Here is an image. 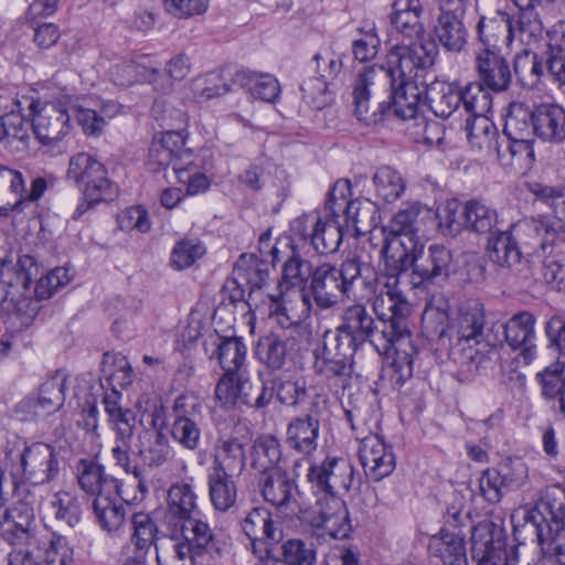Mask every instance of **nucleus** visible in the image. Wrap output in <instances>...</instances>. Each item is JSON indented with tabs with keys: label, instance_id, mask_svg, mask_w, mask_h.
Wrapping results in <instances>:
<instances>
[{
	"label": "nucleus",
	"instance_id": "obj_1",
	"mask_svg": "<svg viewBox=\"0 0 565 565\" xmlns=\"http://www.w3.org/2000/svg\"><path fill=\"white\" fill-rule=\"evenodd\" d=\"M372 307L373 311L362 302L347 306L334 331L323 335L322 354L317 359L315 370L337 392L350 386L353 356L365 343L388 353L392 347L409 342L412 305L397 286L387 281Z\"/></svg>",
	"mask_w": 565,
	"mask_h": 565
},
{
	"label": "nucleus",
	"instance_id": "obj_2",
	"mask_svg": "<svg viewBox=\"0 0 565 565\" xmlns=\"http://www.w3.org/2000/svg\"><path fill=\"white\" fill-rule=\"evenodd\" d=\"M425 81L387 78L375 66L361 72L353 85L354 116L366 126L391 118L416 119L425 103Z\"/></svg>",
	"mask_w": 565,
	"mask_h": 565
},
{
	"label": "nucleus",
	"instance_id": "obj_3",
	"mask_svg": "<svg viewBox=\"0 0 565 565\" xmlns=\"http://www.w3.org/2000/svg\"><path fill=\"white\" fill-rule=\"evenodd\" d=\"M536 535L535 546L520 543L508 544L504 531L492 522L476 525L471 533V557L477 565H545L546 556H555L561 565L562 554L554 550L553 537L543 535L540 524L525 525Z\"/></svg>",
	"mask_w": 565,
	"mask_h": 565
},
{
	"label": "nucleus",
	"instance_id": "obj_4",
	"mask_svg": "<svg viewBox=\"0 0 565 565\" xmlns=\"http://www.w3.org/2000/svg\"><path fill=\"white\" fill-rule=\"evenodd\" d=\"M377 274L367 263L359 257L344 259L340 267L323 263L313 269L309 294L316 305L331 309L347 299H363L375 294Z\"/></svg>",
	"mask_w": 565,
	"mask_h": 565
},
{
	"label": "nucleus",
	"instance_id": "obj_5",
	"mask_svg": "<svg viewBox=\"0 0 565 565\" xmlns=\"http://www.w3.org/2000/svg\"><path fill=\"white\" fill-rule=\"evenodd\" d=\"M409 248L405 254L398 252L388 257L384 267L386 275L393 279L391 285L397 286V277L412 269L413 284L416 287L441 285L457 271V263L451 250L443 244H430L425 247L420 243H407Z\"/></svg>",
	"mask_w": 565,
	"mask_h": 565
},
{
	"label": "nucleus",
	"instance_id": "obj_6",
	"mask_svg": "<svg viewBox=\"0 0 565 565\" xmlns=\"http://www.w3.org/2000/svg\"><path fill=\"white\" fill-rule=\"evenodd\" d=\"M529 190L539 201L553 210L555 217H526L515 223L513 230L525 255L541 257L552 250L562 233L561 216H565V184L551 186L534 182L529 184Z\"/></svg>",
	"mask_w": 565,
	"mask_h": 565
},
{
	"label": "nucleus",
	"instance_id": "obj_7",
	"mask_svg": "<svg viewBox=\"0 0 565 565\" xmlns=\"http://www.w3.org/2000/svg\"><path fill=\"white\" fill-rule=\"evenodd\" d=\"M39 275V266L31 255H22L12 268L2 262L0 270V309L17 330L32 324L42 306L41 299L31 294V284Z\"/></svg>",
	"mask_w": 565,
	"mask_h": 565
},
{
	"label": "nucleus",
	"instance_id": "obj_8",
	"mask_svg": "<svg viewBox=\"0 0 565 565\" xmlns=\"http://www.w3.org/2000/svg\"><path fill=\"white\" fill-rule=\"evenodd\" d=\"M4 99L19 103L18 111L24 116L29 130L30 122L23 113L24 106H26L29 116L32 117L33 132L42 145L55 146L70 134L72 128L67 111L72 104L70 95L61 92L52 99H34L28 96H22V98L4 96ZM26 140L21 141L25 142Z\"/></svg>",
	"mask_w": 565,
	"mask_h": 565
},
{
	"label": "nucleus",
	"instance_id": "obj_9",
	"mask_svg": "<svg viewBox=\"0 0 565 565\" xmlns=\"http://www.w3.org/2000/svg\"><path fill=\"white\" fill-rule=\"evenodd\" d=\"M486 326L483 303L477 298H469L460 303L457 316L439 332V340L447 341L450 354H461L473 362L478 354L480 338Z\"/></svg>",
	"mask_w": 565,
	"mask_h": 565
},
{
	"label": "nucleus",
	"instance_id": "obj_10",
	"mask_svg": "<svg viewBox=\"0 0 565 565\" xmlns=\"http://www.w3.org/2000/svg\"><path fill=\"white\" fill-rule=\"evenodd\" d=\"M437 53L435 40L395 45L388 53L387 66H375V70H383L387 78L422 82L427 70L434 66Z\"/></svg>",
	"mask_w": 565,
	"mask_h": 565
},
{
	"label": "nucleus",
	"instance_id": "obj_11",
	"mask_svg": "<svg viewBox=\"0 0 565 565\" xmlns=\"http://www.w3.org/2000/svg\"><path fill=\"white\" fill-rule=\"evenodd\" d=\"M181 524L180 532L169 530L167 534L177 541L173 545L175 557L189 562L182 565H196L198 558L220 556V541L210 524L200 515Z\"/></svg>",
	"mask_w": 565,
	"mask_h": 565
},
{
	"label": "nucleus",
	"instance_id": "obj_12",
	"mask_svg": "<svg viewBox=\"0 0 565 565\" xmlns=\"http://www.w3.org/2000/svg\"><path fill=\"white\" fill-rule=\"evenodd\" d=\"M18 472L22 482L49 484L61 473V457L56 448L43 441H24L19 454Z\"/></svg>",
	"mask_w": 565,
	"mask_h": 565
},
{
	"label": "nucleus",
	"instance_id": "obj_13",
	"mask_svg": "<svg viewBox=\"0 0 565 565\" xmlns=\"http://www.w3.org/2000/svg\"><path fill=\"white\" fill-rule=\"evenodd\" d=\"M354 476L355 469L349 459L328 456L319 463H311L306 477L315 493L333 499L350 491Z\"/></svg>",
	"mask_w": 565,
	"mask_h": 565
},
{
	"label": "nucleus",
	"instance_id": "obj_14",
	"mask_svg": "<svg viewBox=\"0 0 565 565\" xmlns=\"http://www.w3.org/2000/svg\"><path fill=\"white\" fill-rule=\"evenodd\" d=\"M290 230L320 255L335 253L343 241L342 225L334 220H323L317 212L298 216L292 221Z\"/></svg>",
	"mask_w": 565,
	"mask_h": 565
},
{
	"label": "nucleus",
	"instance_id": "obj_15",
	"mask_svg": "<svg viewBox=\"0 0 565 565\" xmlns=\"http://www.w3.org/2000/svg\"><path fill=\"white\" fill-rule=\"evenodd\" d=\"M215 398L223 407H266L273 398V390L264 383L254 385L244 372L235 376H221L215 386Z\"/></svg>",
	"mask_w": 565,
	"mask_h": 565
},
{
	"label": "nucleus",
	"instance_id": "obj_16",
	"mask_svg": "<svg viewBox=\"0 0 565 565\" xmlns=\"http://www.w3.org/2000/svg\"><path fill=\"white\" fill-rule=\"evenodd\" d=\"M204 87L201 96L210 99L224 95L235 88L246 89L254 98L266 103H274L280 94V85L278 79L268 73H257L249 70L236 71L231 77V83H213Z\"/></svg>",
	"mask_w": 565,
	"mask_h": 565
},
{
	"label": "nucleus",
	"instance_id": "obj_17",
	"mask_svg": "<svg viewBox=\"0 0 565 565\" xmlns=\"http://www.w3.org/2000/svg\"><path fill=\"white\" fill-rule=\"evenodd\" d=\"M430 212L419 202L407 203L404 209L395 213L387 225L388 235L385 237L381 254L384 258V267L387 266L388 257L396 252L405 254L409 246L407 243H420L424 241L416 228L418 215L423 212Z\"/></svg>",
	"mask_w": 565,
	"mask_h": 565
},
{
	"label": "nucleus",
	"instance_id": "obj_18",
	"mask_svg": "<svg viewBox=\"0 0 565 565\" xmlns=\"http://www.w3.org/2000/svg\"><path fill=\"white\" fill-rule=\"evenodd\" d=\"M65 390L66 376L56 371L40 385L36 395L30 394L17 404L15 413L24 422L51 415L64 405Z\"/></svg>",
	"mask_w": 565,
	"mask_h": 565
},
{
	"label": "nucleus",
	"instance_id": "obj_19",
	"mask_svg": "<svg viewBox=\"0 0 565 565\" xmlns=\"http://www.w3.org/2000/svg\"><path fill=\"white\" fill-rule=\"evenodd\" d=\"M186 132L184 129L167 130L152 138L147 167L151 172H159L170 164H183L193 157L189 149H184Z\"/></svg>",
	"mask_w": 565,
	"mask_h": 565
},
{
	"label": "nucleus",
	"instance_id": "obj_20",
	"mask_svg": "<svg viewBox=\"0 0 565 565\" xmlns=\"http://www.w3.org/2000/svg\"><path fill=\"white\" fill-rule=\"evenodd\" d=\"M67 178L88 192L118 194V188L108 178L104 164L86 152L76 153L71 158Z\"/></svg>",
	"mask_w": 565,
	"mask_h": 565
},
{
	"label": "nucleus",
	"instance_id": "obj_21",
	"mask_svg": "<svg viewBox=\"0 0 565 565\" xmlns=\"http://www.w3.org/2000/svg\"><path fill=\"white\" fill-rule=\"evenodd\" d=\"M536 318L527 311L514 313L503 326L504 341L513 351H520L524 364H530L536 355Z\"/></svg>",
	"mask_w": 565,
	"mask_h": 565
},
{
	"label": "nucleus",
	"instance_id": "obj_22",
	"mask_svg": "<svg viewBox=\"0 0 565 565\" xmlns=\"http://www.w3.org/2000/svg\"><path fill=\"white\" fill-rule=\"evenodd\" d=\"M359 458L364 469L365 476L374 482H379L388 477L395 469V456L392 447L377 436L363 437Z\"/></svg>",
	"mask_w": 565,
	"mask_h": 565
},
{
	"label": "nucleus",
	"instance_id": "obj_23",
	"mask_svg": "<svg viewBox=\"0 0 565 565\" xmlns=\"http://www.w3.org/2000/svg\"><path fill=\"white\" fill-rule=\"evenodd\" d=\"M241 529L250 541V550L273 545L282 539V525L273 518V513L264 508H253L241 520Z\"/></svg>",
	"mask_w": 565,
	"mask_h": 565
},
{
	"label": "nucleus",
	"instance_id": "obj_24",
	"mask_svg": "<svg viewBox=\"0 0 565 565\" xmlns=\"http://www.w3.org/2000/svg\"><path fill=\"white\" fill-rule=\"evenodd\" d=\"M193 487L185 482L174 483L168 491V505L163 516L167 531L180 532L182 524L201 514Z\"/></svg>",
	"mask_w": 565,
	"mask_h": 565
},
{
	"label": "nucleus",
	"instance_id": "obj_25",
	"mask_svg": "<svg viewBox=\"0 0 565 565\" xmlns=\"http://www.w3.org/2000/svg\"><path fill=\"white\" fill-rule=\"evenodd\" d=\"M270 301L269 315L284 329L299 326L311 317L312 301L308 290L270 296Z\"/></svg>",
	"mask_w": 565,
	"mask_h": 565
},
{
	"label": "nucleus",
	"instance_id": "obj_26",
	"mask_svg": "<svg viewBox=\"0 0 565 565\" xmlns=\"http://www.w3.org/2000/svg\"><path fill=\"white\" fill-rule=\"evenodd\" d=\"M211 343L215 349L212 351L210 358H215L220 366L224 371L222 376H235L244 372L246 366L247 347L241 337H221L217 332L207 335L204 341L205 352H209L207 343Z\"/></svg>",
	"mask_w": 565,
	"mask_h": 565
},
{
	"label": "nucleus",
	"instance_id": "obj_27",
	"mask_svg": "<svg viewBox=\"0 0 565 565\" xmlns=\"http://www.w3.org/2000/svg\"><path fill=\"white\" fill-rule=\"evenodd\" d=\"M258 488L264 500L278 509H289L300 495L296 480L282 469L260 476Z\"/></svg>",
	"mask_w": 565,
	"mask_h": 565
},
{
	"label": "nucleus",
	"instance_id": "obj_28",
	"mask_svg": "<svg viewBox=\"0 0 565 565\" xmlns=\"http://www.w3.org/2000/svg\"><path fill=\"white\" fill-rule=\"evenodd\" d=\"M286 248L285 252L276 246L270 249L273 265L285 258L280 286L285 285L287 288L295 287L298 290H306L305 287L308 280L312 279L315 268H312L310 262L301 257L292 241L289 239L286 243Z\"/></svg>",
	"mask_w": 565,
	"mask_h": 565
},
{
	"label": "nucleus",
	"instance_id": "obj_29",
	"mask_svg": "<svg viewBox=\"0 0 565 565\" xmlns=\"http://www.w3.org/2000/svg\"><path fill=\"white\" fill-rule=\"evenodd\" d=\"M76 475L79 488L94 499L102 494L119 493L122 488L119 479L107 475L104 466L92 458L77 462Z\"/></svg>",
	"mask_w": 565,
	"mask_h": 565
},
{
	"label": "nucleus",
	"instance_id": "obj_30",
	"mask_svg": "<svg viewBox=\"0 0 565 565\" xmlns=\"http://www.w3.org/2000/svg\"><path fill=\"white\" fill-rule=\"evenodd\" d=\"M476 70L479 82L493 93H502L510 87V65L500 52H477Z\"/></svg>",
	"mask_w": 565,
	"mask_h": 565
},
{
	"label": "nucleus",
	"instance_id": "obj_31",
	"mask_svg": "<svg viewBox=\"0 0 565 565\" xmlns=\"http://www.w3.org/2000/svg\"><path fill=\"white\" fill-rule=\"evenodd\" d=\"M209 471L239 477L246 466L245 444L237 437H220L213 447Z\"/></svg>",
	"mask_w": 565,
	"mask_h": 565
},
{
	"label": "nucleus",
	"instance_id": "obj_32",
	"mask_svg": "<svg viewBox=\"0 0 565 565\" xmlns=\"http://www.w3.org/2000/svg\"><path fill=\"white\" fill-rule=\"evenodd\" d=\"M535 136L543 142L561 145L565 141V108L556 103L534 107Z\"/></svg>",
	"mask_w": 565,
	"mask_h": 565
},
{
	"label": "nucleus",
	"instance_id": "obj_33",
	"mask_svg": "<svg viewBox=\"0 0 565 565\" xmlns=\"http://www.w3.org/2000/svg\"><path fill=\"white\" fill-rule=\"evenodd\" d=\"M428 552L443 565H468L466 543L460 530L441 527L429 539Z\"/></svg>",
	"mask_w": 565,
	"mask_h": 565
},
{
	"label": "nucleus",
	"instance_id": "obj_34",
	"mask_svg": "<svg viewBox=\"0 0 565 565\" xmlns=\"http://www.w3.org/2000/svg\"><path fill=\"white\" fill-rule=\"evenodd\" d=\"M213 169L210 152L202 150L193 154L183 164L174 166V174L180 183L186 184V194L196 195L210 188V179L206 172Z\"/></svg>",
	"mask_w": 565,
	"mask_h": 565
},
{
	"label": "nucleus",
	"instance_id": "obj_35",
	"mask_svg": "<svg viewBox=\"0 0 565 565\" xmlns=\"http://www.w3.org/2000/svg\"><path fill=\"white\" fill-rule=\"evenodd\" d=\"M312 526L323 531L331 539H348L352 531V524L345 502L341 498L330 499L326 508L320 510Z\"/></svg>",
	"mask_w": 565,
	"mask_h": 565
},
{
	"label": "nucleus",
	"instance_id": "obj_36",
	"mask_svg": "<svg viewBox=\"0 0 565 565\" xmlns=\"http://www.w3.org/2000/svg\"><path fill=\"white\" fill-rule=\"evenodd\" d=\"M122 490L119 493L102 494L94 499L93 511L97 523L109 535L118 534L126 522V508L122 503Z\"/></svg>",
	"mask_w": 565,
	"mask_h": 565
},
{
	"label": "nucleus",
	"instance_id": "obj_37",
	"mask_svg": "<svg viewBox=\"0 0 565 565\" xmlns=\"http://www.w3.org/2000/svg\"><path fill=\"white\" fill-rule=\"evenodd\" d=\"M461 100V87L457 83L434 81L425 87V103L437 117H450Z\"/></svg>",
	"mask_w": 565,
	"mask_h": 565
},
{
	"label": "nucleus",
	"instance_id": "obj_38",
	"mask_svg": "<svg viewBox=\"0 0 565 565\" xmlns=\"http://www.w3.org/2000/svg\"><path fill=\"white\" fill-rule=\"evenodd\" d=\"M4 526L3 540L11 545L29 544L35 535L34 509L30 502H20L10 508V518Z\"/></svg>",
	"mask_w": 565,
	"mask_h": 565
},
{
	"label": "nucleus",
	"instance_id": "obj_39",
	"mask_svg": "<svg viewBox=\"0 0 565 565\" xmlns=\"http://www.w3.org/2000/svg\"><path fill=\"white\" fill-rule=\"evenodd\" d=\"M511 24L509 22V14L499 11L494 17H481L477 23V34L480 47L477 52H500L502 43H510L512 38L510 35Z\"/></svg>",
	"mask_w": 565,
	"mask_h": 565
},
{
	"label": "nucleus",
	"instance_id": "obj_40",
	"mask_svg": "<svg viewBox=\"0 0 565 565\" xmlns=\"http://www.w3.org/2000/svg\"><path fill=\"white\" fill-rule=\"evenodd\" d=\"M465 14L439 13L434 24V39L447 51L458 53L467 44Z\"/></svg>",
	"mask_w": 565,
	"mask_h": 565
},
{
	"label": "nucleus",
	"instance_id": "obj_41",
	"mask_svg": "<svg viewBox=\"0 0 565 565\" xmlns=\"http://www.w3.org/2000/svg\"><path fill=\"white\" fill-rule=\"evenodd\" d=\"M488 256L500 267L513 268L521 264L525 255L524 249L520 245L519 238L515 237L513 227L510 231H501L489 237Z\"/></svg>",
	"mask_w": 565,
	"mask_h": 565
},
{
	"label": "nucleus",
	"instance_id": "obj_42",
	"mask_svg": "<svg viewBox=\"0 0 565 565\" xmlns=\"http://www.w3.org/2000/svg\"><path fill=\"white\" fill-rule=\"evenodd\" d=\"M422 12L420 0H395L390 15L391 24L404 38H418L425 31L420 21Z\"/></svg>",
	"mask_w": 565,
	"mask_h": 565
},
{
	"label": "nucleus",
	"instance_id": "obj_43",
	"mask_svg": "<svg viewBox=\"0 0 565 565\" xmlns=\"http://www.w3.org/2000/svg\"><path fill=\"white\" fill-rule=\"evenodd\" d=\"M468 142L472 148L484 150L489 154H498L502 147V138L497 126L488 116L468 117L466 119Z\"/></svg>",
	"mask_w": 565,
	"mask_h": 565
},
{
	"label": "nucleus",
	"instance_id": "obj_44",
	"mask_svg": "<svg viewBox=\"0 0 565 565\" xmlns=\"http://www.w3.org/2000/svg\"><path fill=\"white\" fill-rule=\"evenodd\" d=\"M128 550L149 554L152 546H157L159 527L149 512H135L129 520Z\"/></svg>",
	"mask_w": 565,
	"mask_h": 565
},
{
	"label": "nucleus",
	"instance_id": "obj_45",
	"mask_svg": "<svg viewBox=\"0 0 565 565\" xmlns=\"http://www.w3.org/2000/svg\"><path fill=\"white\" fill-rule=\"evenodd\" d=\"M138 456L148 467H160L173 457V449L163 431L145 429L139 435Z\"/></svg>",
	"mask_w": 565,
	"mask_h": 565
},
{
	"label": "nucleus",
	"instance_id": "obj_46",
	"mask_svg": "<svg viewBox=\"0 0 565 565\" xmlns=\"http://www.w3.org/2000/svg\"><path fill=\"white\" fill-rule=\"evenodd\" d=\"M463 228L476 234H489L498 223V212L484 201L472 199L461 210Z\"/></svg>",
	"mask_w": 565,
	"mask_h": 565
},
{
	"label": "nucleus",
	"instance_id": "obj_47",
	"mask_svg": "<svg viewBox=\"0 0 565 565\" xmlns=\"http://www.w3.org/2000/svg\"><path fill=\"white\" fill-rule=\"evenodd\" d=\"M565 365L561 362L546 366L537 373L542 396L557 413H565Z\"/></svg>",
	"mask_w": 565,
	"mask_h": 565
},
{
	"label": "nucleus",
	"instance_id": "obj_48",
	"mask_svg": "<svg viewBox=\"0 0 565 565\" xmlns=\"http://www.w3.org/2000/svg\"><path fill=\"white\" fill-rule=\"evenodd\" d=\"M286 565H316L317 548L311 541L291 537L270 545Z\"/></svg>",
	"mask_w": 565,
	"mask_h": 565
},
{
	"label": "nucleus",
	"instance_id": "obj_49",
	"mask_svg": "<svg viewBox=\"0 0 565 565\" xmlns=\"http://www.w3.org/2000/svg\"><path fill=\"white\" fill-rule=\"evenodd\" d=\"M18 108V102L7 100L0 95V143L26 139L28 122Z\"/></svg>",
	"mask_w": 565,
	"mask_h": 565
},
{
	"label": "nucleus",
	"instance_id": "obj_50",
	"mask_svg": "<svg viewBox=\"0 0 565 565\" xmlns=\"http://www.w3.org/2000/svg\"><path fill=\"white\" fill-rule=\"evenodd\" d=\"M320 426L303 417L294 418L287 427L286 443L297 452L309 456L318 446Z\"/></svg>",
	"mask_w": 565,
	"mask_h": 565
},
{
	"label": "nucleus",
	"instance_id": "obj_51",
	"mask_svg": "<svg viewBox=\"0 0 565 565\" xmlns=\"http://www.w3.org/2000/svg\"><path fill=\"white\" fill-rule=\"evenodd\" d=\"M281 456L280 443L276 437L271 435L260 436L252 446L250 466L260 476L271 470H281L278 468Z\"/></svg>",
	"mask_w": 565,
	"mask_h": 565
},
{
	"label": "nucleus",
	"instance_id": "obj_52",
	"mask_svg": "<svg viewBox=\"0 0 565 565\" xmlns=\"http://www.w3.org/2000/svg\"><path fill=\"white\" fill-rule=\"evenodd\" d=\"M237 476L207 472L209 495L216 511L226 512L234 507L237 499Z\"/></svg>",
	"mask_w": 565,
	"mask_h": 565
},
{
	"label": "nucleus",
	"instance_id": "obj_53",
	"mask_svg": "<svg viewBox=\"0 0 565 565\" xmlns=\"http://www.w3.org/2000/svg\"><path fill=\"white\" fill-rule=\"evenodd\" d=\"M313 385H308L305 377L299 375L277 376L273 386L280 404L288 407H297L305 404Z\"/></svg>",
	"mask_w": 565,
	"mask_h": 565
},
{
	"label": "nucleus",
	"instance_id": "obj_54",
	"mask_svg": "<svg viewBox=\"0 0 565 565\" xmlns=\"http://www.w3.org/2000/svg\"><path fill=\"white\" fill-rule=\"evenodd\" d=\"M289 344V339L270 333L258 340L255 354L268 370L279 371L285 366L290 354Z\"/></svg>",
	"mask_w": 565,
	"mask_h": 565
},
{
	"label": "nucleus",
	"instance_id": "obj_55",
	"mask_svg": "<svg viewBox=\"0 0 565 565\" xmlns=\"http://www.w3.org/2000/svg\"><path fill=\"white\" fill-rule=\"evenodd\" d=\"M534 136V109L522 103H512L505 118L503 138L518 140Z\"/></svg>",
	"mask_w": 565,
	"mask_h": 565
},
{
	"label": "nucleus",
	"instance_id": "obj_56",
	"mask_svg": "<svg viewBox=\"0 0 565 565\" xmlns=\"http://www.w3.org/2000/svg\"><path fill=\"white\" fill-rule=\"evenodd\" d=\"M537 507L542 514L550 515L553 524L546 526L552 537H555L557 531L565 526V487L561 484L547 486Z\"/></svg>",
	"mask_w": 565,
	"mask_h": 565
},
{
	"label": "nucleus",
	"instance_id": "obj_57",
	"mask_svg": "<svg viewBox=\"0 0 565 565\" xmlns=\"http://www.w3.org/2000/svg\"><path fill=\"white\" fill-rule=\"evenodd\" d=\"M391 350L395 352V356L384 370L383 376L388 380L393 390L401 391L413 376V353L415 349L409 341L398 348L392 347Z\"/></svg>",
	"mask_w": 565,
	"mask_h": 565
},
{
	"label": "nucleus",
	"instance_id": "obj_58",
	"mask_svg": "<svg viewBox=\"0 0 565 565\" xmlns=\"http://www.w3.org/2000/svg\"><path fill=\"white\" fill-rule=\"evenodd\" d=\"M372 182L376 198L384 203L395 202L406 190V181L402 174L390 166L377 168Z\"/></svg>",
	"mask_w": 565,
	"mask_h": 565
},
{
	"label": "nucleus",
	"instance_id": "obj_59",
	"mask_svg": "<svg viewBox=\"0 0 565 565\" xmlns=\"http://www.w3.org/2000/svg\"><path fill=\"white\" fill-rule=\"evenodd\" d=\"M537 6L518 7L519 11L515 15L509 14L511 24L510 35L513 39L519 36L521 41H531L542 35L543 23L536 12Z\"/></svg>",
	"mask_w": 565,
	"mask_h": 565
},
{
	"label": "nucleus",
	"instance_id": "obj_60",
	"mask_svg": "<svg viewBox=\"0 0 565 565\" xmlns=\"http://www.w3.org/2000/svg\"><path fill=\"white\" fill-rule=\"evenodd\" d=\"M102 374L109 385L126 387L132 382L134 372L121 353L106 352L102 360Z\"/></svg>",
	"mask_w": 565,
	"mask_h": 565
},
{
	"label": "nucleus",
	"instance_id": "obj_61",
	"mask_svg": "<svg viewBox=\"0 0 565 565\" xmlns=\"http://www.w3.org/2000/svg\"><path fill=\"white\" fill-rule=\"evenodd\" d=\"M463 109L469 117L487 116L492 109L493 93L481 82H472L461 88Z\"/></svg>",
	"mask_w": 565,
	"mask_h": 565
},
{
	"label": "nucleus",
	"instance_id": "obj_62",
	"mask_svg": "<svg viewBox=\"0 0 565 565\" xmlns=\"http://www.w3.org/2000/svg\"><path fill=\"white\" fill-rule=\"evenodd\" d=\"M534 138H523L518 140H511L509 138H502V146L507 145V151L499 149L497 159L504 166H512L518 163L520 166H529L534 161Z\"/></svg>",
	"mask_w": 565,
	"mask_h": 565
},
{
	"label": "nucleus",
	"instance_id": "obj_63",
	"mask_svg": "<svg viewBox=\"0 0 565 565\" xmlns=\"http://www.w3.org/2000/svg\"><path fill=\"white\" fill-rule=\"evenodd\" d=\"M351 196V183L349 180H338L328 193V198L324 204V216L323 220H334L344 215L347 218L349 215V206L353 201Z\"/></svg>",
	"mask_w": 565,
	"mask_h": 565
},
{
	"label": "nucleus",
	"instance_id": "obj_64",
	"mask_svg": "<svg viewBox=\"0 0 565 565\" xmlns=\"http://www.w3.org/2000/svg\"><path fill=\"white\" fill-rule=\"evenodd\" d=\"M140 424L150 431H163L167 428V413L161 398L145 396L137 403Z\"/></svg>",
	"mask_w": 565,
	"mask_h": 565
}]
</instances>
